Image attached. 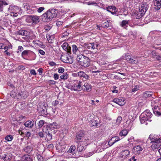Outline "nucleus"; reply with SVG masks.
Masks as SVG:
<instances>
[{
    "label": "nucleus",
    "mask_w": 161,
    "mask_h": 161,
    "mask_svg": "<svg viewBox=\"0 0 161 161\" xmlns=\"http://www.w3.org/2000/svg\"><path fill=\"white\" fill-rule=\"evenodd\" d=\"M125 59L130 64H136L139 63L138 57L137 56L133 57L126 54L125 55Z\"/></svg>",
    "instance_id": "obj_6"
},
{
    "label": "nucleus",
    "mask_w": 161,
    "mask_h": 161,
    "mask_svg": "<svg viewBox=\"0 0 161 161\" xmlns=\"http://www.w3.org/2000/svg\"><path fill=\"white\" fill-rule=\"evenodd\" d=\"M8 9V11L11 12V14H11V15L14 17H16L18 15L17 13L19 12L21 10L19 7L14 6H10Z\"/></svg>",
    "instance_id": "obj_7"
},
{
    "label": "nucleus",
    "mask_w": 161,
    "mask_h": 161,
    "mask_svg": "<svg viewBox=\"0 0 161 161\" xmlns=\"http://www.w3.org/2000/svg\"><path fill=\"white\" fill-rule=\"evenodd\" d=\"M109 10L111 11V12H109L113 14H115L116 13V8L114 6H109Z\"/></svg>",
    "instance_id": "obj_30"
},
{
    "label": "nucleus",
    "mask_w": 161,
    "mask_h": 161,
    "mask_svg": "<svg viewBox=\"0 0 161 161\" xmlns=\"http://www.w3.org/2000/svg\"><path fill=\"white\" fill-rule=\"evenodd\" d=\"M92 45L91 43L86 45L87 48L89 49H92Z\"/></svg>",
    "instance_id": "obj_56"
},
{
    "label": "nucleus",
    "mask_w": 161,
    "mask_h": 161,
    "mask_svg": "<svg viewBox=\"0 0 161 161\" xmlns=\"http://www.w3.org/2000/svg\"><path fill=\"white\" fill-rule=\"evenodd\" d=\"M8 2L6 0H0V4L3 6V5H7L8 4Z\"/></svg>",
    "instance_id": "obj_40"
},
{
    "label": "nucleus",
    "mask_w": 161,
    "mask_h": 161,
    "mask_svg": "<svg viewBox=\"0 0 161 161\" xmlns=\"http://www.w3.org/2000/svg\"><path fill=\"white\" fill-rule=\"evenodd\" d=\"M103 27L105 28H108L109 26V23L108 22V21H107V22H105L103 24Z\"/></svg>",
    "instance_id": "obj_52"
},
{
    "label": "nucleus",
    "mask_w": 161,
    "mask_h": 161,
    "mask_svg": "<svg viewBox=\"0 0 161 161\" xmlns=\"http://www.w3.org/2000/svg\"><path fill=\"white\" fill-rule=\"evenodd\" d=\"M47 38L49 42H52V39H50L51 37L49 35H48L47 36Z\"/></svg>",
    "instance_id": "obj_62"
},
{
    "label": "nucleus",
    "mask_w": 161,
    "mask_h": 161,
    "mask_svg": "<svg viewBox=\"0 0 161 161\" xmlns=\"http://www.w3.org/2000/svg\"><path fill=\"white\" fill-rule=\"evenodd\" d=\"M47 108L46 105L42 104L38 107V110L39 112L42 114H47Z\"/></svg>",
    "instance_id": "obj_11"
},
{
    "label": "nucleus",
    "mask_w": 161,
    "mask_h": 161,
    "mask_svg": "<svg viewBox=\"0 0 161 161\" xmlns=\"http://www.w3.org/2000/svg\"><path fill=\"white\" fill-rule=\"evenodd\" d=\"M61 58L64 60V62L66 63H69V58L67 55H64L61 56Z\"/></svg>",
    "instance_id": "obj_33"
},
{
    "label": "nucleus",
    "mask_w": 161,
    "mask_h": 161,
    "mask_svg": "<svg viewBox=\"0 0 161 161\" xmlns=\"http://www.w3.org/2000/svg\"><path fill=\"white\" fill-rule=\"evenodd\" d=\"M142 114L144 115H145L146 117L148 118L149 119V118H151L153 116V114L148 110H145Z\"/></svg>",
    "instance_id": "obj_21"
},
{
    "label": "nucleus",
    "mask_w": 161,
    "mask_h": 161,
    "mask_svg": "<svg viewBox=\"0 0 161 161\" xmlns=\"http://www.w3.org/2000/svg\"><path fill=\"white\" fill-rule=\"evenodd\" d=\"M80 64L84 67L89 66L90 64V62L88 57L85 56Z\"/></svg>",
    "instance_id": "obj_12"
},
{
    "label": "nucleus",
    "mask_w": 161,
    "mask_h": 161,
    "mask_svg": "<svg viewBox=\"0 0 161 161\" xmlns=\"http://www.w3.org/2000/svg\"><path fill=\"white\" fill-rule=\"evenodd\" d=\"M149 7L147 3L142 2L140 3L139 6V9L140 14H138L136 16V18L139 19L145 14L148 9Z\"/></svg>",
    "instance_id": "obj_3"
},
{
    "label": "nucleus",
    "mask_w": 161,
    "mask_h": 161,
    "mask_svg": "<svg viewBox=\"0 0 161 161\" xmlns=\"http://www.w3.org/2000/svg\"><path fill=\"white\" fill-rule=\"evenodd\" d=\"M130 154V152L128 150H123L120 154V157L122 159H125L128 157Z\"/></svg>",
    "instance_id": "obj_10"
},
{
    "label": "nucleus",
    "mask_w": 161,
    "mask_h": 161,
    "mask_svg": "<svg viewBox=\"0 0 161 161\" xmlns=\"http://www.w3.org/2000/svg\"><path fill=\"white\" fill-rule=\"evenodd\" d=\"M31 6H29L27 3H24L23 4V7L26 11H28L30 9Z\"/></svg>",
    "instance_id": "obj_39"
},
{
    "label": "nucleus",
    "mask_w": 161,
    "mask_h": 161,
    "mask_svg": "<svg viewBox=\"0 0 161 161\" xmlns=\"http://www.w3.org/2000/svg\"><path fill=\"white\" fill-rule=\"evenodd\" d=\"M53 77L55 80H57L58 79L59 75L57 74H55L54 75Z\"/></svg>",
    "instance_id": "obj_59"
},
{
    "label": "nucleus",
    "mask_w": 161,
    "mask_h": 161,
    "mask_svg": "<svg viewBox=\"0 0 161 161\" xmlns=\"http://www.w3.org/2000/svg\"><path fill=\"white\" fill-rule=\"evenodd\" d=\"M128 22L127 21H122L121 25L122 27L126 26L128 24Z\"/></svg>",
    "instance_id": "obj_46"
},
{
    "label": "nucleus",
    "mask_w": 161,
    "mask_h": 161,
    "mask_svg": "<svg viewBox=\"0 0 161 161\" xmlns=\"http://www.w3.org/2000/svg\"><path fill=\"white\" fill-rule=\"evenodd\" d=\"M3 158L4 161H9L11 159V156L10 153L5 154Z\"/></svg>",
    "instance_id": "obj_25"
},
{
    "label": "nucleus",
    "mask_w": 161,
    "mask_h": 161,
    "mask_svg": "<svg viewBox=\"0 0 161 161\" xmlns=\"http://www.w3.org/2000/svg\"><path fill=\"white\" fill-rule=\"evenodd\" d=\"M119 137L116 136L113 137L111 139V141H113L115 143L116 142L119 141Z\"/></svg>",
    "instance_id": "obj_37"
},
{
    "label": "nucleus",
    "mask_w": 161,
    "mask_h": 161,
    "mask_svg": "<svg viewBox=\"0 0 161 161\" xmlns=\"http://www.w3.org/2000/svg\"><path fill=\"white\" fill-rule=\"evenodd\" d=\"M21 92H18L17 93L13 92H12L11 93V94L13 95V97H16L18 99L20 98H24L27 97V96H21Z\"/></svg>",
    "instance_id": "obj_18"
},
{
    "label": "nucleus",
    "mask_w": 161,
    "mask_h": 161,
    "mask_svg": "<svg viewBox=\"0 0 161 161\" xmlns=\"http://www.w3.org/2000/svg\"><path fill=\"white\" fill-rule=\"evenodd\" d=\"M62 47L64 50L68 53H70L71 52V47L69 46L68 43L65 42L62 45Z\"/></svg>",
    "instance_id": "obj_17"
},
{
    "label": "nucleus",
    "mask_w": 161,
    "mask_h": 161,
    "mask_svg": "<svg viewBox=\"0 0 161 161\" xmlns=\"http://www.w3.org/2000/svg\"><path fill=\"white\" fill-rule=\"evenodd\" d=\"M113 102L121 106L124 105L125 103V98L122 97L114 98Z\"/></svg>",
    "instance_id": "obj_8"
},
{
    "label": "nucleus",
    "mask_w": 161,
    "mask_h": 161,
    "mask_svg": "<svg viewBox=\"0 0 161 161\" xmlns=\"http://www.w3.org/2000/svg\"><path fill=\"white\" fill-rule=\"evenodd\" d=\"M51 133H50L48 130H47V133L46 135V137L47 139V140H50L52 138V135L51 134Z\"/></svg>",
    "instance_id": "obj_42"
},
{
    "label": "nucleus",
    "mask_w": 161,
    "mask_h": 161,
    "mask_svg": "<svg viewBox=\"0 0 161 161\" xmlns=\"http://www.w3.org/2000/svg\"><path fill=\"white\" fill-rule=\"evenodd\" d=\"M139 87L138 86H136L134 87L132 90L131 92H135L136 91L139 90Z\"/></svg>",
    "instance_id": "obj_45"
},
{
    "label": "nucleus",
    "mask_w": 161,
    "mask_h": 161,
    "mask_svg": "<svg viewBox=\"0 0 161 161\" xmlns=\"http://www.w3.org/2000/svg\"><path fill=\"white\" fill-rule=\"evenodd\" d=\"M154 8L158 10L161 8V0H154L153 1Z\"/></svg>",
    "instance_id": "obj_15"
},
{
    "label": "nucleus",
    "mask_w": 161,
    "mask_h": 161,
    "mask_svg": "<svg viewBox=\"0 0 161 161\" xmlns=\"http://www.w3.org/2000/svg\"><path fill=\"white\" fill-rule=\"evenodd\" d=\"M13 136L10 135L7 136L5 138V139L8 141H11L13 139Z\"/></svg>",
    "instance_id": "obj_41"
},
{
    "label": "nucleus",
    "mask_w": 161,
    "mask_h": 161,
    "mask_svg": "<svg viewBox=\"0 0 161 161\" xmlns=\"http://www.w3.org/2000/svg\"><path fill=\"white\" fill-rule=\"evenodd\" d=\"M92 89V86L91 85L87 83H85L82 86V89L83 91L87 92H90Z\"/></svg>",
    "instance_id": "obj_19"
},
{
    "label": "nucleus",
    "mask_w": 161,
    "mask_h": 161,
    "mask_svg": "<svg viewBox=\"0 0 161 161\" xmlns=\"http://www.w3.org/2000/svg\"><path fill=\"white\" fill-rule=\"evenodd\" d=\"M149 139L151 141L150 143H152L151 147L153 150L158 148L160 146L161 138H156L153 135L151 134L149 137Z\"/></svg>",
    "instance_id": "obj_2"
},
{
    "label": "nucleus",
    "mask_w": 161,
    "mask_h": 161,
    "mask_svg": "<svg viewBox=\"0 0 161 161\" xmlns=\"http://www.w3.org/2000/svg\"><path fill=\"white\" fill-rule=\"evenodd\" d=\"M75 140L77 143L78 142H84V145L86 143H89L90 140L87 137L84 136V134L82 131H80L77 133L75 137Z\"/></svg>",
    "instance_id": "obj_4"
},
{
    "label": "nucleus",
    "mask_w": 161,
    "mask_h": 161,
    "mask_svg": "<svg viewBox=\"0 0 161 161\" xmlns=\"http://www.w3.org/2000/svg\"><path fill=\"white\" fill-rule=\"evenodd\" d=\"M30 51L29 50H25L23 51L22 53V56H25L27 55Z\"/></svg>",
    "instance_id": "obj_48"
},
{
    "label": "nucleus",
    "mask_w": 161,
    "mask_h": 161,
    "mask_svg": "<svg viewBox=\"0 0 161 161\" xmlns=\"http://www.w3.org/2000/svg\"><path fill=\"white\" fill-rule=\"evenodd\" d=\"M58 12L56 9H49L41 16L42 19H52L56 17Z\"/></svg>",
    "instance_id": "obj_1"
},
{
    "label": "nucleus",
    "mask_w": 161,
    "mask_h": 161,
    "mask_svg": "<svg viewBox=\"0 0 161 161\" xmlns=\"http://www.w3.org/2000/svg\"><path fill=\"white\" fill-rule=\"evenodd\" d=\"M33 150L32 147L31 146H28L26 147L24 149V151L27 153H29L31 152Z\"/></svg>",
    "instance_id": "obj_31"
},
{
    "label": "nucleus",
    "mask_w": 161,
    "mask_h": 161,
    "mask_svg": "<svg viewBox=\"0 0 161 161\" xmlns=\"http://www.w3.org/2000/svg\"><path fill=\"white\" fill-rule=\"evenodd\" d=\"M37 11L39 13L42 12L44 9L45 8L43 7H41L38 8H37Z\"/></svg>",
    "instance_id": "obj_51"
},
{
    "label": "nucleus",
    "mask_w": 161,
    "mask_h": 161,
    "mask_svg": "<svg viewBox=\"0 0 161 161\" xmlns=\"http://www.w3.org/2000/svg\"><path fill=\"white\" fill-rule=\"evenodd\" d=\"M53 148V145L52 144H50L47 147V148L49 150H52Z\"/></svg>",
    "instance_id": "obj_55"
},
{
    "label": "nucleus",
    "mask_w": 161,
    "mask_h": 161,
    "mask_svg": "<svg viewBox=\"0 0 161 161\" xmlns=\"http://www.w3.org/2000/svg\"><path fill=\"white\" fill-rule=\"evenodd\" d=\"M64 69L62 67H60L58 69V72L59 73H61L64 72Z\"/></svg>",
    "instance_id": "obj_54"
},
{
    "label": "nucleus",
    "mask_w": 161,
    "mask_h": 161,
    "mask_svg": "<svg viewBox=\"0 0 161 161\" xmlns=\"http://www.w3.org/2000/svg\"><path fill=\"white\" fill-rule=\"evenodd\" d=\"M92 49H97L98 47L99 46V44L97 42H92Z\"/></svg>",
    "instance_id": "obj_38"
},
{
    "label": "nucleus",
    "mask_w": 161,
    "mask_h": 161,
    "mask_svg": "<svg viewBox=\"0 0 161 161\" xmlns=\"http://www.w3.org/2000/svg\"><path fill=\"white\" fill-rule=\"evenodd\" d=\"M90 124L92 126H97V122L95 119H92L90 121Z\"/></svg>",
    "instance_id": "obj_36"
},
{
    "label": "nucleus",
    "mask_w": 161,
    "mask_h": 161,
    "mask_svg": "<svg viewBox=\"0 0 161 161\" xmlns=\"http://www.w3.org/2000/svg\"><path fill=\"white\" fill-rule=\"evenodd\" d=\"M143 150L142 147L139 145L135 146L133 150V152L135 154L139 153L141 151Z\"/></svg>",
    "instance_id": "obj_20"
},
{
    "label": "nucleus",
    "mask_w": 161,
    "mask_h": 161,
    "mask_svg": "<svg viewBox=\"0 0 161 161\" xmlns=\"http://www.w3.org/2000/svg\"><path fill=\"white\" fill-rule=\"evenodd\" d=\"M30 73L31 75H36V74L35 71L34 69L31 70L30 71Z\"/></svg>",
    "instance_id": "obj_61"
},
{
    "label": "nucleus",
    "mask_w": 161,
    "mask_h": 161,
    "mask_svg": "<svg viewBox=\"0 0 161 161\" xmlns=\"http://www.w3.org/2000/svg\"><path fill=\"white\" fill-rule=\"evenodd\" d=\"M90 52L88 51L83 50V52L82 53H83V54H85L89 56V55L91 54Z\"/></svg>",
    "instance_id": "obj_49"
},
{
    "label": "nucleus",
    "mask_w": 161,
    "mask_h": 161,
    "mask_svg": "<svg viewBox=\"0 0 161 161\" xmlns=\"http://www.w3.org/2000/svg\"><path fill=\"white\" fill-rule=\"evenodd\" d=\"M38 71L39 72V74L40 75H42L43 71V69L42 68H40L38 69Z\"/></svg>",
    "instance_id": "obj_58"
},
{
    "label": "nucleus",
    "mask_w": 161,
    "mask_h": 161,
    "mask_svg": "<svg viewBox=\"0 0 161 161\" xmlns=\"http://www.w3.org/2000/svg\"><path fill=\"white\" fill-rule=\"evenodd\" d=\"M89 143H86L84 145V142H78V144L77 147V150L79 152L83 151L85 150L86 147L87 146Z\"/></svg>",
    "instance_id": "obj_9"
},
{
    "label": "nucleus",
    "mask_w": 161,
    "mask_h": 161,
    "mask_svg": "<svg viewBox=\"0 0 161 161\" xmlns=\"http://www.w3.org/2000/svg\"><path fill=\"white\" fill-rule=\"evenodd\" d=\"M39 53L42 55H44L45 54V52L43 50L39 49L38 50Z\"/></svg>",
    "instance_id": "obj_57"
},
{
    "label": "nucleus",
    "mask_w": 161,
    "mask_h": 161,
    "mask_svg": "<svg viewBox=\"0 0 161 161\" xmlns=\"http://www.w3.org/2000/svg\"><path fill=\"white\" fill-rule=\"evenodd\" d=\"M153 93L150 91H146L143 93V96L145 97H149L152 96Z\"/></svg>",
    "instance_id": "obj_26"
},
{
    "label": "nucleus",
    "mask_w": 161,
    "mask_h": 161,
    "mask_svg": "<svg viewBox=\"0 0 161 161\" xmlns=\"http://www.w3.org/2000/svg\"><path fill=\"white\" fill-rule=\"evenodd\" d=\"M16 34L18 35L26 36L27 35V31H26L20 30L17 31Z\"/></svg>",
    "instance_id": "obj_24"
},
{
    "label": "nucleus",
    "mask_w": 161,
    "mask_h": 161,
    "mask_svg": "<svg viewBox=\"0 0 161 161\" xmlns=\"http://www.w3.org/2000/svg\"><path fill=\"white\" fill-rule=\"evenodd\" d=\"M59 127V125H58L57 123L56 122H53L52 124H49L47 127H45V129L47 128V130H54V129L58 128Z\"/></svg>",
    "instance_id": "obj_13"
},
{
    "label": "nucleus",
    "mask_w": 161,
    "mask_h": 161,
    "mask_svg": "<svg viewBox=\"0 0 161 161\" xmlns=\"http://www.w3.org/2000/svg\"><path fill=\"white\" fill-rule=\"evenodd\" d=\"M38 135L40 137H43L44 136V134L42 132H39Z\"/></svg>",
    "instance_id": "obj_64"
},
{
    "label": "nucleus",
    "mask_w": 161,
    "mask_h": 161,
    "mask_svg": "<svg viewBox=\"0 0 161 161\" xmlns=\"http://www.w3.org/2000/svg\"><path fill=\"white\" fill-rule=\"evenodd\" d=\"M28 17L29 18V19H31V20H38L39 19L38 16L34 15H29Z\"/></svg>",
    "instance_id": "obj_32"
},
{
    "label": "nucleus",
    "mask_w": 161,
    "mask_h": 161,
    "mask_svg": "<svg viewBox=\"0 0 161 161\" xmlns=\"http://www.w3.org/2000/svg\"><path fill=\"white\" fill-rule=\"evenodd\" d=\"M78 76L84 80L88 79L89 76L86 74L84 72L80 71L77 73Z\"/></svg>",
    "instance_id": "obj_16"
},
{
    "label": "nucleus",
    "mask_w": 161,
    "mask_h": 161,
    "mask_svg": "<svg viewBox=\"0 0 161 161\" xmlns=\"http://www.w3.org/2000/svg\"><path fill=\"white\" fill-rule=\"evenodd\" d=\"M48 83L50 84L54 85L55 84L56 82L53 80H51L48 81Z\"/></svg>",
    "instance_id": "obj_60"
},
{
    "label": "nucleus",
    "mask_w": 161,
    "mask_h": 161,
    "mask_svg": "<svg viewBox=\"0 0 161 161\" xmlns=\"http://www.w3.org/2000/svg\"><path fill=\"white\" fill-rule=\"evenodd\" d=\"M68 77V74L67 73H64L63 75L60 76L61 79H66Z\"/></svg>",
    "instance_id": "obj_43"
},
{
    "label": "nucleus",
    "mask_w": 161,
    "mask_h": 161,
    "mask_svg": "<svg viewBox=\"0 0 161 161\" xmlns=\"http://www.w3.org/2000/svg\"><path fill=\"white\" fill-rule=\"evenodd\" d=\"M76 147L75 146L72 145L69 149L68 151V153H71L72 154H74L75 153V150Z\"/></svg>",
    "instance_id": "obj_28"
},
{
    "label": "nucleus",
    "mask_w": 161,
    "mask_h": 161,
    "mask_svg": "<svg viewBox=\"0 0 161 161\" xmlns=\"http://www.w3.org/2000/svg\"><path fill=\"white\" fill-rule=\"evenodd\" d=\"M34 122L31 120H28L25 122V125L27 127L31 128L34 125Z\"/></svg>",
    "instance_id": "obj_23"
},
{
    "label": "nucleus",
    "mask_w": 161,
    "mask_h": 161,
    "mask_svg": "<svg viewBox=\"0 0 161 161\" xmlns=\"http://www.w3.org/2000/svg\"><path fill=\"white\" fill-rule=\"evenodd\" d=\"M141 117L140 121L142 124L144 123L145 121L149 120L150 122L152 121L151 119H149L148 118L146 117L142 114L141 115Z\"/></svg>",
    "instance_id": "obj_22"
},
{
    "label": "nucleus",
    "mask_w": 161,
    "mask_h": 161,
    "mask_svg": "<svg viewBox=\"0 0 161 161\" xmlns=\"http://www.w3.org/2000/svg\"><path fill=\"white\" fill-rule=\"evenodd\" d=\"M72 52L74 54H76L78 52L80 53H82V47H78L76 45H73L72 46Z\"/></svg>",
    "instance_id": "obj_14"
},
{
    "label": "nucleus",
    "mask_w": 161,
    "mask_h": 161,
    "mask_svg": "<svg viewBox=\"0 0 161 161\" xmlns=\"http://www.w3.org/2000/svg\"><path fill=\"white\" fill-rule=\"evenodd\" d=\"M44 124V121L42 120H40L38 122V125L40 128L42 127Z\"/></svg>",
    "instance_id": "obj_44"
},
{
    "label": "nucleus",
    "mask_w": 161,
    "mask_h": 161,
    "mask_svg": "<svg viewBox=\"0 0 161 161\" xmlns=\"http://www.w3.org/2000/svg\"><path fill=\"white\" fill-rule=\"evenodd\" d=\"M128 130H127L124 129L121 130L119 133V135L122 137H125L126 136L128 133Z\"/></svg>",
    "instance_id": "obj_27"
},
{
    "label": "nucleus",
    "mask_w": 161,
    "mask_h": 161,
    "mask_svg": "<svg viewBox=\"0 0 161 161\" xmlns=\"http://www.w3.org/2000/svg\"><path fill=\"white\" fill-rule=\"evenodd\" d=\"M22 160L23 161H32V159L30 156L26 154L22 157Z\"/></svg>",
    "instance_id": "obj_29"
},
{
    "label": "nucleus",
    "mask_w": 161,
    "mask_h": 161,
    "mask_svg": "<svg viewBox=\"0 0 161 161\" xmlns=\"http://www.w3.org/2000/svg\"><path fill=\"white\" fill-rule=\"evenodd\" d=\"M37 8L36 7L31 6L30 9L28 10V13L32 14L35 12Z\"/></svg>",
    "instance_id": "obj_35"
},
{
    "label": "nucleus",
    "mask_w": 161,
    "mask_h": 161,
    "mask_svg": "<svg viewBox=\"0 0 161 161\" xmlns=\"http://www.w3.org/2000/svg\"><path fill=\"white\" fill-rule=\"evenodd\" d=\"M122 120V118L121 116H119L117 119L116 122L118 124H120Z\"/></svg>",
    "instance_id": "obj_50"
},
{
    "label": "nucleus",
    "mask_w": 161,
    "mask_h": 161,
    "mask_svg": "<svg viewBox=\"0 0 161 161\" xmlns=\"http://www.w3.org/2000/svg\"><path fill=\"white\" fill-rule=\"evenodd\" d=\"M154 114L157 116H159L161 115V113L159 111H154L153 112Z\"/></svg>",
    "instance_id": "obj_47"
},
{
    "label": "nucleus",
    "mask_w": 161,
    "mask_h": 161,
    "mask_svg": "<svg viewBox=\"0 0 161 161\" xmlns=\"http://www.w3.org/2000/svg\"><path fill=\"white\" fill-rule=\"evenodd\" d=\"M94 153V152H90L89 153L87 154L86 156L87 157H89L92 155Z\"/></svg>",
    "instance_id": "obj_63"
},
{
    "label": "nucleus",
    "mask_w": 161,
    "mask_h": 161,
    "mask_svg": "<svg viewBox=\"0 0 161 161\" xmlns=\"http://www.w3.org/2000/svg\"><path fill=\"white\" fill-rule=\"evenodd\" d=\"M83 85V84L81 81L77 80L75 81L72 85L69 86V88L71 90L80 91L82 89Z\"/></svg>",
    "instance_id": "obj_5"
},
{
    "label": "nucleus",
    "mask_w": 161,
    "mask_h": 161,
    "mask_svg": "<svg viewBox=\"0 0 161 161\" xmlns=\"http://www.w3.org/2000/svg\"><path fill=\"white\" fill-rule=\"evenodd\" d=\"M97 3L95 1H90L88 2V5H97Z\"/></svg>",
    "instance_id": "obj_53"
},
{
    "label": "nucleus",
    "mask_w": 161,
    "mask_h": 161,
    "mask_svg": "<svg viewBox=\"0 0 161 161\" xmlns=\"http://www.w3.org/2000/svg\"><path fill=\"white\" fill-rule=\"evenodd\" d=\"M81 54L79 55V56H77V60L78 61L79 63L80 64L81 63V62L82 61L84 58L85 56H83L81 53Z\"/></svg>",
    "instance_id": "obj_34"
}]
</instances>
